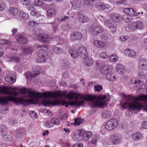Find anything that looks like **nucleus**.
Listing matches in <instances>:
<instances>
[{
	"label": "nucleus",
	"mask_w": 147,
	"mask_h": 147,
	"mask_svg": "<svg viewBox=\"0 0 147 147\" xmlns=\"http://www.w3.org/2000/svg\"><path fill=\"white\" fill-rule=\"evenodd\" d=\"M123 12L128 15H131L133 12V9L131 8H124L123 9Z\"/></svg>",
	"instance_id": "obj_39"
},
{
	"label": "nucleus",
	"mask_w": 147,
	"mask_h": 147,
	"mask_svg": "<svg viewBox=\"0 0 147 147\" xmlns=\"http://www.w3.org/2000/svg\"><path fill=\"white\" fill-rule=\"evenodd\" d=\"M82 35L79 32H77L71 34L70 35V40L72 41L80 40L82 38Z\"/></svg>",
	"instance_id": "obj_16"
},
{
	"label": "nucleus",
	"mask_w": 147,
	"mask_h": 147,
	"mask_svg": "<svg viewBox=\"0 0 147 147\" xmlns=\"http://www.w3.org/2000/svg\"><path fill=\"white\" fill-rule=\"evenodd\" d=\"M83 11H80L78 13V19L80 22L84 23L88 20V18L84 15Z\"/></svg>",
	"instance_id": "obj_20"
},
{
	"label": "nucleus",
	"mask_w": 147,
	"mask_h": 147,
	"mask_svg": "<svg viewBox=\"0 0 147 147\" xmlns=\"http://www.w3.org/2000/svg\"><path fill=\"white\" fill-rule=\"evenodd\" d=\"M16 134L17 136L20 138L25 136L24 131L22 129L17 130L16 131Z\"/></svg>",
	"instance_id": "obj_35"
},
{
	"label": "nucleus",
	"mask_w": 147,
	"mask_h": 147,
	"mask_svg": "<svg viewBox=\"0 0 147 147\" xmlns=\"http://www.w3.org/2000/svg\"><path fill=\"white\" fill-rule=\"evenodd\" d=\"M23 51L25 54H28L31 53L33 51V48L32 47H26L24 48H22Z\"/></svg>",
	"instance_id": "obj_30"
},
{
	"label": "nucleus",
	"mask_w": 147,
	"mask_h": 147,
	"mask_svg": "<svg viewBox=\"0 0 147 147\" xmlns=\"http://www.w3.org/2000/svg\"><path fill=\"white\" fill-rule=\"evenodd\" d=\"M79 54L82 58L88 56V53L86 48L84 47H80L78 50Z\"/></svg>",
	"instance_id": "obj_21"
},
{
	"label": "nucleus",
	"mask_w": 147,
	"mask_h": 147,
	"mask_svg": "<svg viewBox=\"0 0 147 147\" xmlns=\"http://www.w3.org/2000/svg\"><path fill=\"white\" fill-rule=\"evenodd\" d=\"M117 71L120 74H123L125 72V67L121 64H118L115 67Z\"/></svg>",
	"instance_id": "obj_25"
},
{
	"label": "nucleus",
	"mask_w": 147,
	"mask_h": 147,
	"mask_svg": "<svg viewBox=\"0 0 147 147\" xmlns=\"http://www.w3.org/2000/svg\"><path fill=\"white\" fill-rule=\"evenodd\" d=\"M18 29L17 28H14L11 29V32L12 35L15 34L18 32Z\"/></svg>",
	"instance_id": "obj_60"
},
{
	"label": "nucleus",
	"mask_w": 147,
	"mask_h": 147,
	"mask_svg": "<svg viewBox=\"0 0 147 147\" xmlns=\"http://www.w3.org/2000/svg\"><path fill=\"white\" fill-rule=\"evenodd\" d=\"M31 0H20V2L21 3L24 5H26L28 3H30L31 2Z\"/></svg>",
	"instance_id": "obj_50"
},
{
	"label": "nucleus",
	"mask_w": 147,
	"mask_h": 147,
	"mask_svg": "<svg viewBox=\"0 0 147 147\" xmlns=\"http://www.w3.org/2000/svg\"><path fill=\"white\" fill-rule=\"evenodd\" d=\"M109 60L111 62H115L117 61L119 58L118 55L115 54H113L109 56Z\"/></svg>",
	"instance_id": "obj_33"
},
{
	"label": "nucleus",
	"mask_w": 147,
	"mask_h": 147,
	"mask_svg": "<svg viewBox=\"0 0 147 147\" xmlns=\"http://www.w3.org/2000/svg\"><path fill=\"white\" fill-rule=\"evenodd\" d=\"M104 31V29L100 26L94 27L91 30V33L94 36Z\"/></svg>",
	"instance_id": "obj_17"
},
{
	"label": "nucleus",
	"mask_w": 147,
	"mask_h": 147,
	"mask_svg": "<svg viewBox=\"0 0 147 147\" xmlns=\"http://www.w3.org/2000/svg\"><path fill=\"white\" fill-rule=\"evenodd\" d=\"M95 0H84V3L87 6H92L94 4Z\"/></svg>",
	"instance_id": "obj_42"
},
{
	"label": "nucleus",
	"mask_w": 147,
	"mask_h": 147,
	"mask_svg": "<svg viewBox=\"0 0 147 147\" xmlns=\"http://www.w3.org/2000/svg\"><path fill=\"white\" fill-rule=\"evenodd\" d=\"M18 16L20 17L19 18H17L18 20H28L29 17V14L22 10H20L19 12Z\"/></svg>",
	"instance_id": "obj_19"
},
{
	"label": "nucleus",
	"mask_w": 147,
	"mask_h": 147,
	"mask_svg": "<svg viewBox=\"0 0 147 147\" xmlns=\"http://www.w3.org/2000/svg\"><path fill=\"white\" fill-rule=\"evenodd\" d=\"M37 37L38 40L43 42H45L47 41L48 36L45 34H38Z\"/></svg>",
	"instance_id": "obj_27"
},
{
	"label": "nucleus",
	"mask_w": 147,
	"mask_h": 147,
	"mask_svg": "<svg viewBox=\"0 0 147 147\" xmlns=\"http://www.w3.org/2000/svg\"><path fill=\"white\" fill-rule=\"evenodd\" d=\"M49 131L48 130H46V131L43 132L42 135L43 136H45L48 135L49 134Z\"/></svg>",
	"instance_id": "obj_61"
},
{
	"label": "nucleus",
	"mask_w": 147,
	"mask_h": 147,
	"mask_svg": "<svg viewBox=\"0 0 147 147\" xmlns=\"http://www.w3.org/2000/svg\"><path fill=\"white\" fill-rule=\"evenodd\" d=\"M17 41L18 43L22 44H26L28 41L27 38L24 37L22 34H20L18 35Z\"/></svg>",
	"instance_id": "obj_23"
},
{
	"label": "nucleus",
	"mask_w": 147,
	"mask_h": 147,
	"mask_svg": "<svg viewBox=\"0 0 147 147\" xmlns=\"http://www.w3.org/2000/svg\"><path fill=\"white\" fill-rule=\"evenodd\" d=\"M62 105H65L66 107H67L68 106L69 104L66 101H64L62 102Z\"/></svg>",
	"instance_id": "obj_62"
},
{
	"label": "nucleus",
	"mask_w": 147,
	"mask_h": 147,
	"mask_svg": "<svg viewBox=\"0 0 147 147\" xmlns=\"http://www.w3.org/2000/svg\"><path fill=\"white\" fill-rule=\"evenodd\" d=\"M83 144L81 143H78L73 145L71 147H83Z\"/></svg>",
	"instance_id": "obj_53"
},
{
	"label": "nucleus",
	"mask_w": 147,
	"mask_h": 147,
	"mask_svg": "<svg viewBox=\"0 0 147 147\" xmlns=\"http://www.w3.org/2000/svg\"><path fill=\"white\" fill-rule=\"evenodd\" d=\"M48 48V46L46 45H44L42 46L40 45H38L37 48L38 49V51H37L38 57L36 60L37 62L39 63L45 62L49 59V57L47 55V53L45 50V49H43V48L47 49Z\"/></svg>",
	"instance_id": "obj_1"
},
{
	"label": "nucleus",
	"mask_w": 147,
	"mask_h": 147,
	"mask_svg": "<svg viewBox=\"0 0 147 147\" xmlns=\"http://www.w3.org/2000/svg\"><path fill=\"white\" fill-rule=\"evenodd\" d=\"M6 8L5 3L4 2L1 3V11L3 10Z\"/></svg>",
	"instance_id": "obj_54"
},
{
	"label": "nucleus",
	"mask_w": 147,
	"mask_h": 147,
	"mask_svg": "<svg viewBox=\"0 0 147 147\" xmlns=\"http://www.w3.org/2000/svg\"><path fill=\"white\" fill-rule=\"evenodd\" d=\"M5 80L9 83H14L16 81V77L12 74H8L5 77Z\"/></svg>",
	"instance_id": "obj_26"
},
{
	"label": "nucleus",
	"mask_w": 147,
	"mask_h": 147,
	"mask_svg": "<svg viewBox=\"0 0 147 147\" xmlns=\"http://www.w3.org/2000/svg\"><path fill=\"white\" fill-rule=\"evenodd\" d=\"M18 9L15 7H11L9 8L7 11V13L11 16L13 18H19L20 17L18 16L19 13Z\"/></svg>",
	"instance_id": "obj_10"
},
{
	"label": "nucleus",
	"mask_w": 147,
	"mask_h": 147,
	"mask_svg": "<svg viewBox=\"0 0 147 147\" xmlns=\"http://www.w3.org/2000/svg\"><path fill=\"white\" fill-rule=\"evenodd\" d=\"M129 38V36L125 35H122L119 37V38L120 41H121L123 42L125 41L126 40L128 39Z\"/></svg>",
	"instance_id": "obj_45"
},
{
	"label": "nucleus",
	"mask_w": 147,
	"mask_h": 147,
	"mask_svg": "<svg viewBox=\"0 0 147 147\" xmlns=\"http://www.w3.org/2000/svg\"><path fill=\"white\" fill-rule=\"evenodd\" d=\"M122 19H123V21L126 22H129L132 20L131 18L127 16H124L123 17H122Z\"/></svg>",
	"instance_id": "obj_46"
},
{
	"label": "nucleus",
	"mask_w": 147,
	"mask_h": 147,
	"mask_svg": "<svg viewBox=\"0 0 147 147\" xmlns=\"http://www.w3.org/2000/svg\"><path fill=\"white\" fill-rule=\"evenodd\" d=\"M108 140L107 143L110 145L117 144L121 142V140L115 135L112 136Z\"/></svg>",
	"instance_id": "obj_14"
},
{
	"label": "nucleus",
	"mask_w": 147,
	"mask_h": 147,
	"mask_svg": "<svg viewBox=\"0 0 147 147\" xmlns=\"http://www.w3.org/2000/svg\"><path fill=\"white\" fill-rule=\"evenodd\" d=\"M95 7L97 9L104 10L105 9V4L102 2H97L95 5Z\"/></svg>",
	"instance_id": "obj_34"
},
{
	"label": "nucleus",
	"mask_w": 147,
	"mask_h": 147,
	"mask_svg": "<svg viewBox=\"0 0 147 147\" xmlns=\"http://www.w3.org/2000/svg\"><path fill=\"white\" fill-rule=\"evenodd\" d=\"M60 122V119L56 117L51 118L50 121H47L45 122V125L48 127H51L52 126V124L55 125H59Z\"/></svg>",
	"instance_id": "obj_7"
},
{
	"label": "nucleus",
	"mask_w": 147,
	"mask_h": 147,
	"mask_svg": "<svg viewBox=\"0 0 147 147\" xmlns=\"http://www.w3.org/2000/svg\"><path fill=\"white\" fill-rule=\"evenodd\" d=\"M99 56L102 59H107L109 58V53L107 52H100L99 54Z\"/></svg>",
	"instance_id": "obj_37"
},
{
	"label": "nucleus",
	"mask_w": 147,
	"mask_h": 147,
	"mask_svg": "<svg viewBox=\"0 0 147 147\" xmlns=\"http://www.w3.org/2000/svg\"><path fill=\"white\" fill-rule=\"evenodd\" d=\"M83 63L88 66H89L92 65L94 61L93 59L88 56L85 57L83 58Z\"/></svg>",
	"instance_id": "obj_22"
},
{
	"label": "nucleus",
	"mask_w": 147,
	"mask_h": 147,
	"mask_svg": "<svg viewBox=\"0 0 147 147\" xmlns=\"http://www.w3.org/2000/svg\"><path fill=\"white\" fill-rule=\"evenodd\" d=\"M26 8L29 11H31L30 15L32 16H35L36 18L39 17L42 20L45 19L46 14L36 10L34 8L33 4L30 2L26 5Z\"/></svg>",
	"instance_id": "obj_3"
},
{
	"label": "nucleus",
	"mask_w": 147,
	"mask_h": 147,
	"mask_svg": "<svg viewBox=\"0 0 147 147\" xmlns=\"http://www.w3.org/2000/svg\"><path fill=\"white\" fill-rule=\"evenodd\" d=\"M118 124L117 120L115 119H111L102 126V128L105 130L110 131L114 129L117 126Z\"/></svg>",
	"instance_id": "obj_4"
},
{
	"label": "nucleus",
	"mask_w": 147,
	"mask_h": 147,
	"mask_svg": "<svg viewBox=\"0 0 147 147\" xmlns=\"http://www.w3.org/2000/svg\"><path fill=\"white\" fill-rule=\"evenodd\" d=\"M131 138L134 141H139L142 138V135L139 132H135L133 133L131 135Z\"/></svg>",
	"instance_id": "obj_24"
},
{
	"label": "nucleus",
	"mask_w": 147,
	"mask_h": 147,
	"mask_svg": "<svg viewBox=\"0 0 147 147\" xmlns=\"http://www.w3.org/2000/svg\"><path fill=\"white\" fill-rule=\"evenodd\" d=\"M44 2L43 0H35L34 4L35 6L41 7L44 5Z\"/></svg>",
	"instance_id": "obj_38"
},
{
	"label": "nucleus",
	"mask_w": 147,
	"mask_h": 147,
	"mask_svg": "<svg viewBox=\"0 0 147 147\" xmlns=\"http://www.w3.org/2000/svg\"><path fill=\"white\" fill-rule=\"evenodd\" d=\"M53 50L55 53L57 54H60L61 51V49L57 47L53 46Z\"/></svg>",
	"instance_id": "obj_41"
},
{
	"label": "nucleus",
	"mask_w": 147,
	"mask_h": 147,
	"mask_svg": "<svg viewBox=\"0 0 147 147\" xmlns=\"http://www.w3.org/2000/svg\"><path fill=\"white\" fill-rule=\"evenodd\" d=\"M131 82L135 84H139L140 86H142L144 84V83L140 80H137L135 77L132 78L130 80Z\"/></svg>",
	"instance_id": "obj_32"
},
{
	"label": "nucleus",
	"mask_w": 147,
	"mask_h": 147,
	"mask_svg": "<svg viewBox=\"0 0 147 147\" xmlns=\"http://www.w3.org/2000/svg\"><path fill=\"white\" fill-rule=\"evenodd\" d=\"M45 114L48 115L49 116H52L53 115V114L49 109H44L43 110Z\"/></svg>",
	"instance_id": "obj_44"
},
{
	"label": "nucleus",
	"mask_w": 147,
	"mask_h": 147,
	"mask_svg": "<svg viewBox=\"0 0 147 147\" xmlns=\"http://www.w3.org/2000/svg\"><path fill=\"white\" fill-rule=\"evenodd\" d=\"M82 120L80 118H78L75 120V124L77 125H80L82 123Z\"/></svg>",
	"instance_id": "obj_52"
},
{
	"label": "nucleus",
	"mask_w": 147,
	"mask_h": 147,
	"mask_svg": "<svg viewBox=\"0 0 147 147\" xmlns=\"http://www.w3.org/2000/svg\"><path fill=\"white\" fill-rule=\"evenodd\" d=\"M113 68V67L111 65H105L100 67V72L103 75L105 76L108 80L114 81L117 79L115 75L112 74Z\"/></svg>",
	"instance_id": "obj_2"
},
{
	"label": "nucleus",
	"mask_w": 147,
	"mask_h": 147,
	"mask_svg": "<svg viewBox=\"0 0 147 147\" xmlns=\"http://www.w3.org/2000/svg\"><path fill=\"white\" fill-rule=\"evenodd\" d=\"M67 118V115L66 113H64L62 116H61V119L62 120H65Z\"/></svg>",
	"instance_id": "obj_58"
},
{
	"label": "nucleus",
	"mask_w": 147,
	"mask_h": 147,
	"mask_svg": "<svg viewBox=\"0 0 147 147\" xmlns=\"http://www.w3.org/2000/svg\"><path fill=\"white\" fill-rule=\"evenodd\" d=\"M37 25V23L36 22L31 20L28 22L27 26L29 28H33L36 26Z\"/></svg>",
	"instance_id": "obj_36"
},
{
	"label": "nucleus",
	"mask_w": 147,
	"mask_h": 147,
	"mask_svg": "<svg viewBox=\"0 0 147 147\" xmlns=\"http://www.w3.org/2000/svg\"><path fill=\"white\" fill-rule=\"evenodd\" d=\"M93 44L94 47L98 48H103L105 47L104 42L97 39H95L93 41Z\"/></svg>",
	"instance_id": "obj_18"
},
{
	"label": "nucleus",
	"mask_w": 147,
	"mask_h": 147,
	"mask_svg": "<svg viewBox=\"0 0 147 147\" xmlns=\"http://www.w3.org/2000/svg\"><path fill=\"white\" fill-rule=\"evenodd\" d=\"M94 90L99 92L102 89V87L101 85H96L94 86Z\"/></svg>",
	"instance_id": "obj_49"
},
{
	"label": "nucleus",
	"mask_w": 147,
	"mask_h": 147,
	"mask_svg": "<svg viewBox=\"0 0 147 147\" xmlns=\"http://www.w3.org/2000/svg\"><path fill=\"white\" fill-rule=\"evenodd\" d=\"M69 53L72 57L74 58H76L80 55L78 50L77 49H72L70 50Z\"/></svg>",
	"instance_id": "obj_28"
},
{
	"label": "nucleus",
	"mask_w": 147,
	"mask_h": 147,
	"mask_svg": "<svg viewBox=\"0 0 147 147\" xmlns=\"http://www.w3.org/2000/svg\"><path fill=\"white\" fill-rule=\"evenodd\" d=\"M6 131V127L3 125L1 126V136L3 139L5 140L9 141L10 140L11 136L7 135L5 133Z\"/></svg>",
	"instance_id": "obj_15"
},
{
	"label": "nucleus",
	"mask_w": 147,
	"mask_h": 147,
	"mask_svg": "<svg viewBox=\"0 0 147 147\" xmlns=\"http://www.w3.org/2000/svg\"><path fill=\"white\" fill-rule=\"evenodd\" d=\"M34 71L32 73L27 72L26 73V78H27L28 76L31 78H34L39 74V71L40 70V67L39 66L35 65L33 68Z\"/></svg>",
	"instance_id": "obj_8"
},
{
	"label": "nucleus",
	"mask_w": 147,
	"mask_h": 147,
	"mask_svg": "<svg viewBox=\"0 0 147 147\" xmlns=\"http://www.w3.org/2000/svg\"><path fill=\"white\" fill-rule=\"evenodd\" d=\"M104 24L106 27L112 30L113 31H115L116 30L117 25L115 23L111 22L109 20H105Z\"/></svg>",
	"instance_id": "obj_13"
},
{
	"label": "nucleus",
	"mask_w": 147,
	"mask_h": 147,
	"mask_svg": "<svg viewBox=\"0 0 147 147\" xmlns=\"http://www.w3.org/2000/svg\"><path fill=\"white\" fill-rule=\"evenodd\" d=\"M70 144L67 142H65L63 143L61 147H70Z\"/></svg>",
	"instance_id": "obj_59"
},
{
	"label": "nucleus",
	"mask_w": 147,
	"mask_h": 147,
	"mask_svg": "<svg viewBox=\"0 0 147 147\" xmlns=\"http://www.w3.org/2000/svg\"><path fill=\"white\" fill-rule=\"evenodd\" d=\"M123 54L129 57L133 58L136 56V52L135 50L132 49L127 48L124 50Z\"/></svg>",
	"instance_id": "obj_11"
},
{
	"label": "nucleus",
	"mask_w": 147,
	"mask_h": 147,
	"mask_svg": "<svg viewBox=\"0 0 147 147\" xmlns=\"http://www.w3.org/2000/svg\"><path fill=\"white\" fill-rule=\"evenodd\" d=\"M140 14H143V12H142L141 13H140V12L137 13L136 11H135V10H134L133 9V12H132V14H131V15H133L135 16H137L138 15H139Z\"/></svg>",
	"instance_id": "obj_56"
},
{
	"label": "nucleus",
	"mask_w": 147,
	"mask_h": 147,
	"mask_svg": "<svg viewBox=\"0 0 147 147\" xmlns=\"http://www.w3.org/2000/svg\"><path fill=\"white\" fill-rule=\"evenodd\" d=\"M1 44H4L9 45L11 44V42L7 40H4L2 39H1Z\"/></svg>",
	"instance_id": "obj_47"
},
{
	"label": "nucleus",
	"mask_w": 147,
	"mask_h": 147,
	"mask_svg": "<svg viewBox=\"0 0 147 147\" xmlns=\"http://www.w3.org/2000/svg\"><path fill=\"white\" fill-rule=\"evenodd\" d=\"M110 19L115 23L120 22L122 20V16L119 14L113 13L110 15Z\"/></svg>",
	"instance_id": "obj_12"
},
{
	"label": "nucleus",
	"mask_w": 147,
	"mask_h": 147,
	"mask_svg": "<svg viewBox=\"0 0 147 147\" xmlns=\"http://www.w3.org/2000/svg\"><path fill=\"white\" fill-rule=\"evenodd\" d=\"M111 116V114L109 111H107L103 113L102 114V116L104 118H108L109 117Z\"/></svg>",
	"instance_id": "obj_43"
},
{
	"label": "nucleus",
	"mask_w": 147,
	"mask_h": 147,
	"mask_svg": "<svg viewBox=\"0 0 147 147\" xmlns=\"http://www.w3.org/2000/svg\"><path fill=\"white\" fill-rule=\"evenodd\" d=\"M77 133L81 139L85 141L88 140L92 135V132L87 131L83 129L78 130Z\"/></svg>",
	"instance_id": "obj_6"
},
{
	"label": "nucleus",
	"mask_w": 147,
	"mask_h": 147,
	"mask_svg": "<svg viewBox=\"0 0 147 147\" xmlns=\"http://www.w3.org/2000/svg\"><path fill=\"white\" fill-rule=\"evenodd\" d=\"M143 23L141 21L138 20L133 22L128 25L129 29L132 31H135L137 29H142L143 28Z\"/></svg>",
	"instance_id": "obj_5"
},
{
	"label": "nucleus",
	"mask_w": 147,
	"mask_h": 147,
	"mask_svg": "<svg viewBox=\"0 0 147 147\" xmlns=\"http://www.w3.org/2000/svg\"><path fill=\"white\" fill-rule=\"evenodd\" d=\"M140 129L141 130H143L144 129H147V121L144 122L142 123Z\"/></svg>",
	"instance_id": "obj_51"
},
{
	"label": "nucleus",
	"mask_w": 147,
	"mask_h": 147,
	"mask_svg": "<svg viewBox=\"0 0 147 147\" xmlns=\"http://www.w3.org/2000/svg\"><path fill=\"white\" fill-rule=\"evenodd\" d=\"M107 36L106 34H102L100 37L101 40H106L107 39Z\"/></svg>",
	"instance_id": "obj_55"
},
{
	"label": "nucleus",
	"mask_w": 147,
	"mask_h": 147,
	"mask_svg": "<svg viewBox=\"0 0 147 147\" xmlns=\"http://www.w3.org/2000/svg\"><path fill=\"white\" fill-rule=\"evenodd\" d=\"M142 8L144 9L146 11H147V4H145L142 5Z\"/></svg>",
	"instance_id": "obj_64"
},
{
	"label": "nucleus",
	"mask_w": 147,
	"mask_h": 147,
	"mask_svg": "<svg viewBox=\"0 0 147 147\" xmlns=\"http://www.w3.org/2000/svg\"><path fill=\"white\" fill-rule=\"evenodd\" d=\"M8 59H9L8 61H14L16 62H18L20 60V58L17 57L16 55H15L13 57H10Z\"/></svg>",
	"instance_id": "obj_40"
},
{
	"label": "nucleus",
	"mask_w": 147,
	"mask_h": 147,
	"mask_svg": "<svg viewBox=\"0 0 147 147\" xmlns=\"http://www.w3.org/2000/svg\"><path fill=\"white\" fill-rule=\"evenodd\" d=\"M68 76V75L66 72H64L63 74V77L65 78H67Z\"/></svg>",
	"instance_id": "obj_63"
},
{
	"label": "nucleus",
	"mask_w": 147,
	"mask_h": 147,
	"mask_svg": "<svg viewBox=\"0 0 147 147\" xmlns=\"http://www.w3.org/2000/svg\"><path fill=\"white\" fill-rule=\"evenodd\" d=\"M30 114L32 118L36 119L37 117V114L36 113L33 111H31L30 112Z\"/></svg>",
	"instance_id": "obj_48"
},
{
	"label": "nucleus",
	"mask_w": 147,
	"mask_h": 147,
	"mask_svg": "<svg viewBox=\"0 0 147 147\" xmlns=\"http://www.w3.org/2000/svg\"><path fill=\"white\" fill-rule=\"evenodd\" d=\"M72 7L73 9H78L81 7L82 5L80 1L76 0L71 2Z\"/></svg>",
	"instance_id": "obj_29"
},
{
	"label": "nucleus",
	"mask_w": 147,
	"mask_h": 147,
	"mask_svg": "<svg viewBox=\"0 0 147 147\" xmlns=\"http://www.w3.org/2000/svg\"><path fill=\"white\" fill-rule=\"evenodd\" d=\"M138 67L141 71H146L147 70V59H143L138 61Z\"/></svg>",
	"instance_id": "obj_9"
},
{
	"label": "nucleus",
	"mask_w": 147,
	"mask_h": 147,
	"mask_svg": "<svg viewBox=\"0 0 147 147\" xmlns=\"http://www.w3.org/2000/svg\"><path fill=\"white\" fill-rule=\"evenodd\" d=\"M57 11L54 8H51L48 9L47 11V15L49 17H53L56 14Z\"/></svg>",
	"instance_id": "obj_31"
},
{
	"label": "nucleus",
	"mask_w": 147,
	"mask_h": 147,
	"mask_svg": "<svg viewBox=\"0 0 147 147\" xmlns=\"http://www.w3.org/2000/svg\"><path fill=\"white\" fill-rule=\"evenodd\" d=\"M97 140V139L96 138H93L92 139L91 142L92 144H96V142Z\"/></svg>",
	"instance_id": "obj_57"
}]
</instances>
